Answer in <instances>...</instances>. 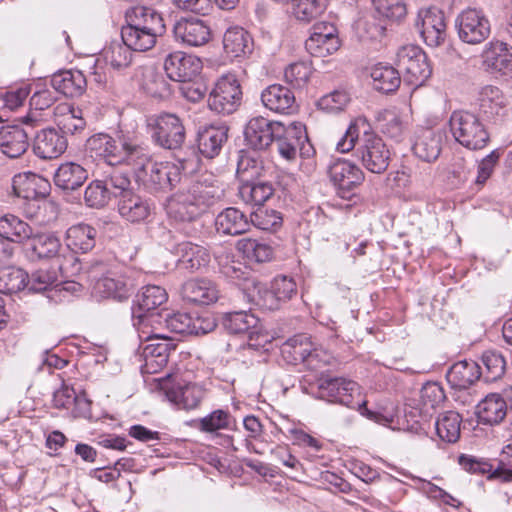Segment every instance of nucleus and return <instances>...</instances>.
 I'll return each instance as SVG.
<instances>
[{
    "mask_svg": "<svg viewBox=\"0 0 512 512\" xmlns=\"http://www.w3.org/2000/svg\"><path fill=\"white\" fill-rule=\"evenodd\" d=\"M364 118L354 119L348 126L345 134L336 143V150L340 153L352 151L356 142V155L362 165L370 172L381 174L389 166L390 150L383 139L372 131Z\"/></svg>",
    "mask_w": 512,
    "mask_h": 512,
    "instance_id": "obj_1",
    "label": "nucleus"
},
{
    "mask_svg": "<svg viewBox=\"0 0 512 512\" xmlns=\"http://www.w3.org/2000/svg\"><path fill=\"white\" fill-rule=\"evenodd\" d=\"M223 190L212 183L195 182L173 194L167 201V213L179 221H191L218 202Z\"/></svg>",
    "mask_w": 512,
    "mask_h": 512,
    "instance_id": "obj_2",
    "label": "nucleus"
},
{
    "mask_svg": "<svg viewBox=\"0 0 512 512\" xmlns=\"http://www.w3.org/2000/svg\"><path fill=\"white\" fill-rule=\"evenodd\" d=\"M131 159V169L137 181L141 182L151 193H166L181 180L178 165L171 162H154L149 153L140 147Z\"/></svg>",
    "mask_w": 512,
    "mask_h": 512,
    "instance_id": "obj_3",
    "label": "nucleus"
},
{
    "mask_svg": "<svg viewBox=\"0 0 512 512\" xmlns=\"http://www.w3.org/2000/svg\"><path fill=\"white\" fill-rule=\"evenodd\" d=\"M313 395L321 400L338 403L349 408H357L361 414L378 423L388 422L386 417L380 416L366 408V402H355L354 396L359 395V386L352 380L343 377H320L316 383Z\"/></svg>",
    "mask_w": 512,
    "mask_h": 512,
    "instance_id": "obj_4",
    "label": "nucleus"
},
{
    "mask_svg": "<svg viewBox=\"0 0 512 512\" xmlns=\"http://www.w3.org/2000/svg\"><path fill=\"white\" fill-rule=\"evenodd\" d=\"M149 322L147 315L138 316L137 326L139 338L145 343L140 346L144 364L142 369L147 373H157L164 368L170 356L171 351L175 350L174 344L167 337H160L157 334H150L144 330Z\"/></svg>",
    "mask_w": 512,
    "mask_h": 512,
    "instance_id": "obj_5",
    "label": "nucleus"
},
{
    "mask_svg": "<svg viewBox=\"0 0 512 512\" xmlns=\"http://www.w3.org/2000/svg\"><path fill=\"white\" fill-rule=\"evenodd\" d=\"M85 149L90 157L102 159L109 165L126 163L130 166V158L136 156L140 146L127 142L119 143L106 133H97L87 139Z\"/></svg>",
    "mask_w": 512,
    "mask_h": 512,
    "instance_id": "obj_6",
    "label": "nucleus"
},
{
    "mask_svg": "<svg viewBox=\"0 0 512 512\" xmlns=\"http://www.w3.org/2000/svg\"><path fill=\"white\" fill-rule=\"evenodd\" d=\"M450 131L454 139L470 150L483 149L489 134L480 119L468 111H454L449 120Z\"/></svg>",
    "mask_w": 512,
    "mask_h": 512,
    "instance_id": "obj_7",
    "label": "nucleus"
},
{
    "mask_svg": "<svg viewBox=\"0 0 512 512\" xmlns=\"http://www.w3.org/2000/svg\"><path fill=\"white\" fill-rule=\"evenodd\" d=\"M275 127L274 141L277 143L281 157L293 161L298 153L304 157H309L312 154L313 148L309 143L306 127L302 122H290L288 125L278 122Z\"/></svg>",
    "mask_w": 512,
    "mask_h": 512,
    "instance_id": "obj_8",
    "label": "nucleus"
},
{
    "mask_svg": "<svg viewBox=\"0 0 512 512\" xmlns=\"http://www.w3.org/2000/svg\"><path fill=\"white\" fill-rule=\"evenodd\" d=\"M242 91L237 77L232 73L220 76L208 96V106L219 114H232L241 104Z\"/></svg>",
    "mask_w": 512,
    "mask_h": 512,
    "instance_id": "obj_9",
    "label": "nucleus"
},
{
    "mask_svg": "<svg viewBox=\"0 0 512 512\" xmlns=\"http://www.w3.org/2000/svg\"><path fill=\"white\" fill-rule=\"evenodd\" d=\"M397 66L404 74V82L417 88L431 76L426 54L415 45H406L397 52Z\"/></svg>",
    "mask_w": 512,
    "mask_h": 512,
    "instance_id": "obj_10",
    "label": "nucleus"
},
{
    "mask_svg": "<svg viewBox=\"0 0 512 512\" xmlns=\"http://www.w3.org/2000/svg\"><path fill=\"white\" fill-rule=\"evenodd\" d=\"M153 140L163 148L177 149L185 140V128L175 114L164 113L148 120Z\"/></svg>",
    "mask_w": 512,
    "mask_h": 512,
    "instance_id": "obj_11",
    "label": "nucleus"
},
{
    "mask_svg": "<svg viewBox=\"0 0 512 512\" xmlns=\"http://www.w3.org/2000/svg\"><path fill=\"white\" fill-rule=\"evenodd\" d=\"M461 41L477 45L485 41L491 33V24L485 13L476 8L463 10L455 20Z\"/></svg>",
    "mask_w": 512,
    "mask_h": 512,
    "instance_id": "obj_12",
    "label": "nucleus"
},
{
    "mask_svg": "<svg viewBox=\"0 0 512 512\" xmlns=\"http://www.w3.org/2000/svg\"><path fill=\"white\" fill-rule=\"evenodd\" d=\"M415 25L428 46L437 47L444 42L446 22L444 13L440 9L435 7L420 9Z\"/></svg>",
    "mask_w": 512,
    "mask_h": 512,
    "instance_id": "obj_13",
    "label": "nucleus"
},
{
    "mask_svg": "<svg viewBox=\"0 0 512 512\" xmlns=\"http://www.w3.org/2000/svg\"><path fill=\"white\" fill-rule=\"evenodd\" d=\"M305 42L306 50L314 57H326L340 48L337 28L327 22L316 23Z\"/></svg>",
    "mask_w": 512,
    "mask_h": 512,
    "instance_id": "obj_14",
    "label": "nucleus"
},
{
    "mask_svg": "<svg viewBox=\"0 0 512 512\" xmlns=\"http://www.w3.org/2000/svg\"><path fill=\"white\" fill-rule=\"evenodd\" d=\"M164 70L171 80L187 82L201 72L202 61L195 55L175 51L165 58Z\"/></svg>",
    "mask_w": 512,
    "mask_h": 512,
    "instance_id": "obj_15",
    "label": "nucleus"
},
{
    "mask_svg": "<svg viewBox=\"0 0 512 512\" xmlns=\"http://www.w3.org/2000/svg\"><path fill=\"white\" fill-rule=\"evenodd\" d=\"M329 176L342 197H346V193L358 187L365 178L360 167L343 158H337L330 164Z\"/></svg>",
    "mask_w": 512,
    "mask_h": 512,
    "instance_id": "obj_16",
    "label": "nucleus"
},
{
    "mask_svg": "<svg viewBox=\"0 0 512 512\" xmlns=\"http://www.w3.org/2000/svg\"><path fill=\"white\" fill-rule=\"evenodd\" d=\"M173 31L177 41L190 47L203 46L212 37L211 28L206 21L194 17L178 20Z\"/></svg>",
    "mask_w": 512,
    "mask_h": 512,
    "instance_id": "obj_17",
    "label": "nucleus"
},
{
    "mask_svg": "<svg viewBox=\"0 0 512 512\" xmlns=\"http://www.w3.org/2000/svg\"><path fill=\"white\" fill-rule=\"evenodd\" d=\"M161 389L169 402L184 410L197 408L206 396L205 388L196 383L170 385L168 382H163Z\"/></svg>",
    "mask_w": 512,
    "mask_h": 512,
    "instance_id": "obj_18",
    "label": "nucleus"
},
{
    "mask_svg": "<svg viewBox=\"0 0 512 512\" xmlns=\"http://www.w3.org/2000/svg\"><path fill=\"white\" fill-rule=\"evenodd\" d=\"M482 66L491 73L506 75L512 72V47L500 40L487 43L481 53Z\"/></svg>",
    "mask_w": 512,
    "mask_h": 512,
    "instance_id": "obj_19",
    "label": "nucleus"
},
{
    "mask_svg": "<svg viewBox=\"0 0 512 512\" xmlns=\"http://www.w3.org/2000/svg\"><path fill=\"white\" fill-rule=\"evenodd\" d=\"M12 187L16 196L26 200H44L50 192L49 181L30 171L16 174Z\"/></svg>",
    "mask_w": 512,
    "mask_h": 512,
    "instance_id": "obj_20",
    "label": "nucleus"
},
{
    "mask_svg": "<svg viewBox=\"0 0 512 512\" xmlns=\"http://www.w3.org/2000/svg\"><path fill=\"white\" fill-rule=\"evenodd\" d=\"M181 296L184 300L198 305H210L219 298V290L207 278H192L182 284Z\"/></svg>",
    "mask_w": 512,
    "mask_h": 512,
    "instance_id": "obj_21",
    "label": "nucleus"
},
{
    "mask_svg": "<svg viewBox=\"0 0 512 512\" xmlns=\"http://www.w3.org/2000/svg\"><path fill=\"white\" fill-rule=\"evenodd\" d=\"M117 210L122 219L130 223H142L152 213V204L135 192H126L117 201Z\"/></svg>",
    "mask_w": 512,
    "mask_h": 512,
    "instance_id": "obj_22",
    "label": "nucleus"
},
{
    "mask_svg": "<svg viewBox=\"0 0 512 512\" xmlns=\"http://www.w3.org/2000/svg\"><path fill=\"white\" fill-rule=\"evenodd\" d=\"M175 253L178 266L190 272L202 270L211 262V254L206 247L189 241L177 244Z\"/></svg>",
    "mask_w": 512,
    "mask_h": 512,
    "instance_id": "obj_23",
    "label": "nucleus"
},
{
    "mask_svg": "<svg viewBox=\"0 0 512 512\" xmlns=\"http://www.w3.org/2000/svg\"><path fill=\"white\" fill-rule=\"evenodd\" d=\"M263 105L272 112L291 114L297 109L294 93L286 86L273 84L261 93Z\"/></svg>",
    "mask_w": 512,
    "mask_h": 512,
    "instance_id": "obj_24",
    "label": "nucleus"
},
{
    "mask_svg": "<svg viewBox=\"0 0 512 512\" xmlns=\"http://www.w3.org/2000/svg\"><path fill=\"white\" fill-rule=\"evenodd\" d=\"M278 121H270L262 116L249 120L245 128V139L254 149L267 148L275 139Z\"/></svg>",
    "mask_w": 512,
    "mask_h": 512,
    "instance_id": "obj_25",
    "label": "nucleus"
},
{
    "mask_svg": "<svg viewBox=\"0 0 512 512\" xmlns=\"http://www.w3.org/2000/svg\"><path fill=\"white\" fill-rule=\"evenodd\" d=\"M66 138L54 128L43 129L34 139V153L42 159H54L65 152Z\"/></svg>",
    "mask_w": 512,
    "mask_h": 512,
    "instance_id": "obj_26",
    "label": "nucleus"
},
{
    "mask_svg": "<svg viewBox=\"0 0 512 512\" xmlns=\"http://www.w3.org/2000/svg\"><path fill=\"white\" fill-rule=\"evenodd\" d=\"M126 25L141 30H148L158 35L165 32L164 20L155 9L146 6H135L125 14Z\"/></svg>",
    "mask_w": 512,
    "mask_h": 512,
    "instance_id": "obj_27",
    "label": "nucleus"
},
{
    "mask_svg": "<svg viewBox=\"0 0 512 512\" xmlns=\"http://www.w3.org/2000/svg\"><path fill=\"white\" fill-rule=\"evenodd\" d=\"M29 147L28 133L20 126L8 125L0 128V149L9 158H17Z\"/></svg>",
    "mask_w": 512,
    "mask_h": 512,
    "instance_id": "obj_28",
    "label": "nucleus"
},
{
    "mask_svg": "<svg viewBox=\"0 0 512 512\" xmlns=\"http://www.w3.org/2000/svg\"><path fill=\"white\" fill-rule=\"evenodd\" d=\"M227 138L228 128L226 126H205L198 132V149L206 158H214L220 153Z\"/></svg>",
    "mask_w": 512,
    "mask_h": 512,
    "instance_id": "obj_29",
    "label": "nucleus"
},
{
    "mask_svg": "<svg viewBox=\"0 0 512 512\" xmlns=\"http://www.w3.org/2000/svg\"><path fill=\"white\" fill-rule=\"evenodd\" d=\"M93 291L100 298H112L122 301L129 297L130 287L125 277L114 271H109L105 276L96 281Z\"/></svg>",
    "mask_w": 512,
    "mask_h": 512,
    "instance_id": "obj_30",
    "label": "nucleus"
},
{
    "mask_svg": "<svg viewBox=\"0 0 512 512\" xmlns=\"http://www.w3.org/2000/svg\"><path fill=\"white\" fill-rule=\"evenodd\" d=\"M250 222L237 208L229 207L220 212L215 219V228L219 234L237 236L249 230Z\"/></svg>",
    "mask_w": 512,
    "mask_h": 512,
    "instance_id": "obj_31",
    "label": "nucleus"
},
{
    "mask_svg": "<svg viewBox=\"0 0 512 512\" xmlns=\"http://www.w3.org/2000/svg\"><path fill=\"white\" fill-rule=\"evenodd\" d=\"M53 88L67 97L81 96L87 87L84 74L79 70H65L53 75Z\"/></svg>",
    "mask_w": 512,
    "mask_h": 512,
    "instance_id": "obj_32",
    "label": "nucleus"
},
{
    "mask_svg": "<svg viewBox=\"0 0 512 512\" xmlns=\"http://www.w3.org/2000/svg\"><path fill=\"white\" fill-rule=\"evenodd\" d=\"M478 100L480 111L488 119L502 117L506 114L507 98L497 86H484L480 90Z\"/></svg>",
    "mask_w": 512,
    "mask_h": 512,
    "instance_id": "obj_33",
    "label": "nucleus"
},
{
    "mask_svg": "<svg viewBox=\"0 0 512 512\" xmlns=\"http://www.w3.org/2000/svg\"><path fill=\"white\" fill-rule=\"evenodd\" d=\"M482 372L477 362L463 360L454 363L447 372L449 384L457 389H466L481 376Z\"/></svg>",
    "mask_w": 512,
    "mask_h": 512,
    "instance_id": "obj_34",
    "label": "nucleus"
},
{
    "mask_svg": "<svg viewBox=\"0 0 512 512\" xmlns=\"http://www.w3.org/2000/svg\"><path fill=\"white\" fill-rule=\"evenodd\" d=\"M223 48L230 57L246 56L253 50V40L244 28L232 26L223 35Z\"/></svg>",
    "mask_w": 512,
    "mask_h": 512,
    "instance_id": "obj_35",
    "label": "nucleus"
},
{
    "mask_svg": "<svg viewBox=\"0 0 512 512\" xmlns=\"http://www.w3.org/2000/svg\"><path fill=\"white\" fill-rule=\"evenodd\" d=\"M54 122L64 133L75 134L85 128L82 111L69 103H60L53 109Z\"/></svg>",
    "mask_w": 512,
    "mask_h": 512,
    "instance_id": "obj_36",
    "label": "nucleus"
},
{
    "mask_svg": "<svg viewBox=\"0 0 512 512\" xmlns=\"http://www.w3.org/2000/svg\"><path fill=\"white\" fill-rule=\"evenodd\" d=\"M442 134L431 129H424L413 144L414 154L426 162L435 161L441 152Z\"/></svg>",
    "mask_w": 512,
    "mask_h": 512,
    "instance_id": "obj_37",
    "label": "nucleus"
},
{
    "mask_svg": "<svg viewBox=\"0 0 512 512\" xmlns=\"http://www.w3.org/2000/svg\"><path fill=\"white\" fill-rule=\"evenodd\" d=\"M88 173L84 167L75 162L62 163L54 173V183L63 190H75L87 180Z\"/></svg>",
    "mask_w": 512,
    "mask_h": 512,
    "instance_id": "obj_38",
    "label": "nucleus"
},
{
    "mask_svg": "<svg viewBox=\"0 0 512 512\" xmlns=\"http://www.w3.org/2000/svg\"><path fill=\"white\" fill-rule=\"evenodd\" d=\"M0 236L8 242L22 243L33 236V229L19 217L6 214L0 217Z\"/></svg>",
    "mask_w": 512,
    "mask_h": 512,
    "instance_id": "obj_39",
    "label": "nucleus"
},
{
    "mask_svg": "<svg viewBox=\"0 0 512 512\" xmlns=\"http://www.w3.org/2000/svg\"><path fill=\"white\" fill-rule=\"evenodd\" d=\"M507 404L503 396L489 394L477 406L479 419L486 424H498L506 416Z\"/></svg>",
    "mask_w": 512,
    "mask_h": 512,
    "instance_id": "obj_40",
    "label": "nucleus"
},
{
    "mask_svg": "<svg viewBox=\"0 0 512 512\" xmlns=\"http://www.w3.org/2000/svg\"><path fill=\"white\" fill-rule=\"evenodd\" d=\"M313 343L305 334L295 335L289 338L282 346L283 357L292 364H307L313 349Z\"/></svg>",
    "mask_w": 512,
    "mask_h": 512,
    "instance_id": "obj_41",
    "label": "nucleus"
},
{
    "mask_svg": "<svg viewBox=\"0 0 512 512\" xmlns=\"http://www.w3.org/2000/svg\"><path fill=\"white\" fill-rule=\"evenodd\" d=\"M96 230L84 223L71 226L66 232L67 247L75 252L86 253L95 246Z\"/></svg>",
    "mask_w": 512,
    "mask_h": 512,
    "instance_id": "obj_42",
    "label": "nucleus"
},
{
    "mask_svg": "<svg viewBox=\"0 0 512 512\" xmlns=\"http://www.w3.org/2000/svg\"><path fill=\"white\" fill-rule=\"evenodd\" d=\"M275 192L271 182L253 180L240 184L238 195L246 204L262 206Z\"/></svg>",
    "mask_w": 512,
    "mask_h": 512,
    "instance_id": "obj_43",
    "label": "nucleus"
},
{
    "mask_svg": "<svg viewBox=\"0 0 512 512\" xmlns=\"http://www.w3.org/2000/svg\"><path fill=\"white\" fill-rule=\"evenodd\" d=\"M158 35L148 30H141L129 25L121 29V38L133 51L145 52L151 50L157 43Z\"/></svg>",
    "mask_w": 512,
    "mask_h": 512,
    "instance_id": "obj_44",
    "label": "nucleus"
},
{
    "mask_svg": "<svg viewBox=\"0 0 512 512\" xmlns=\"http://www.w3.org/2000/svg\"><path fill=\"white\" fill-rule=\"evenodd\" d=\"M136 78L141 88L152 97L161 98L169 92L168 83L153 67H140Z\"/></svg>",
    "mask_w": 512,
    "mask_h": 512,
    "instance_id": "obj_45",
    "label": "nucleus"
},
{
    "mask_svg": "<svg viewBox=\"0 0 512 512\" xmlns=\"http://www.w3.org/2000/svg\"><path fill=\"white\" fill-rule=\"evenodd\" d=\"M370 75L374 88L384 93L394 92L401 83L399 71L389 65H375Z\"/></svg>",
    "mask_w": 512,
    "mask_h": 512,
    "instance_id": "obj_46",
    "label": "nucleus"
},
{
    "mask_svg": "<svg viewBox=\"0 0 512 512\" xmlns=\"http://www.w3.org/2000/svg\"><path fill=\"white\" fill-rule=\"evenodd\" d=\"M259 318L251 312L235 311L227 313L223 326L232 334H244L249 337L253 329H257Z\"/></svg>",
    "mask_w": 512,
    "mask_h": 512,
    "instance_id": "obj_47",
    "label": "nucleus"
},
{
    "mask_svg": "<svg viewBox=\"0 0 512 512\" xmlns=\"http://www.w3.org/2000/svg\"><path fill=\"white\" fill-rule=\"evenodd\" d=\"M378 129L388 137L399 141L404 136L406 125L400 114L394 109H385L377 113Z\"/></svg>",
    "mask_w": 512,
    "mask_h": 512,
    "instance_id": "obj_48",
    "label": "nucleus"
},
{
    "mask_svg": "<svg viewBox=\"0 0 512 512\" xmlns=\"http://www.w3.org/2000/svg\"><path fill=\"white\" fill-rule=\"evenodd\" d=\"M462 417L455 411H446L441 414L435 428L439 438L447 443H455L460 437Z\"/></svg>",
    "mask_w": 512,
    "mask_h": 512,
    "instance_id": "obj_49",
    "label": "nucleus"
},
{
    "mask_svg": "<svg viewBox=\"0 0 512 512\" xmlns=\"http://www.w3.org/2000/svg\"><path fill=\"white\" fill-rule=\"evenodd\" d=\"M27 273L17 267L0 268V293L13 294L27 288Z\"/></svg>",
    "mask_w": 512,
    "mask_h": 512,
    "instance_id": "obj_50",
    "label": "nucleus"
},
{
    "mask_svg": "<svg viewBox=\"0 0 512 512\" xmlns=\"http://www.w3.org/2000/svg\"><path fill=\"white\" fill-rule=\"evenodd\" d=\"M132 51L124 41H114L104 49L103 56L106 63L113 69L122 70L132 63Z\"/></svg>",
    "mask_w": 512,
    "mask_h": 512,
    "instance_id": "obj_51",
    "label": "nucleus"
},
{
    "mask_svg": "<svg viewBox=\"0 0 512 512\" xmlns=\"http://www.w3.org/2000/svg\"><path fill=\"white\" fill-rule=\"evenodd\" d=\"M61 266L41 267L27 279V289L32 292H42L59 281Z\"/></svg>",
    "mask_w": 512,
    "mask_h": 512,
    "instance_id": "obj_52",
    "label": "nucleus"
},
{
    "mask_svg": "<svg viewBox=\"0 0 512 512\" xmlns=\"http://www.w3.org/2000/svg\"><path fill=\"white\" fill-rule=\"evenodd\" d=\"M324 9L322 0H291L292 14L303 23H309L316 19Z\"/></svg>",
    "mask_w": 512,
    "mask_h": 512,
    "instance_id": "obj_53",
    "label": "nucleus"
},
{
    "mask_svg": "<svg viewBox=\"0 0 512 512\" xmlns=\"http://www.w3.org/2000/svg\"><path fill=\"white\" fill-rule=\"evenodd\" d=\"M32 238V251L39 259L54 258L58 256L61 242L53 234H39Z\"/></svg>",
    "mask_w": 512,
    "mask_h": 512,
    "instance_id": "obj_54",
    "label": "nucleus"
},
{
    "mask_svg": "<svg viewBox=\"0 0 512 512\" xmlns=\"http://www.w3.org/2000/svg\"><path fill=\"white\" fill-rule=\"evenodd\" d=\"M237 246L247 259L258 263L267 262L273 256V250L268 244L255 239H241Z\"/></svg>",
    "mask_w": 512,
    "mask_h": 512,
    "instance_id": "obj_55",
    "label": "nucleus"
},
{
    "mask_svg": "<svg viewBox=\"0 0 512 512\" xmlns=\"http://www.w3.org/2000/svg\"><path fill=\"white\" fill-rule=\"evenodd\" d=\"M168 299L166 290L157 285H147L138 296L140 310L149 312L165 304Z\"/></svg>",
    "mask_w": 512,
    "mask_h": 512,
    "instance_id": "obj_56",
    "label": "nucleus"
},
{
    "mask_svg": "<svg viewBox=\"0 0 512 512\" xmlns=\"http://www.w3.org/2000/svg\"><path fill=\"white\" fill-rule=\"evenodd\" d=\"M111 199V190L102 180L92 181L85 189V203L92 208H103Z\"/></svg>",
    "mask_w": 512,
    "mask_h": 512,
    "instance_id": "obj_57",
    "label": "nucleus"
},
{
    "mask_svg": "<svg viewBox=\"0 0 512 512\" xmlns=\"http://www.w3.org/2000/svg\"><path fill=\"white\" fill-rule=\"evenodd\" d=\"M459 465L467 472L479 475H487L489 480H499L496 476V468L484 459H479L471 455L462 454L458 458Z\"/></svg>",
    "mask_w": 512,
    "mask_h": 512,
    "instance_id": "obj_58",
    "label": "nucleus"
},
{
    "mask_svg": "<svg viewBox=\"0 0 512 512\" xmlns=\"http://www.w3.org/2000/svg\"><path fill=\"white\" fill-rule=\"evenodd\" d=\"M482 363L486 369L484 376L487 381L501 378L507 365L503 355L496 351H486L482 356Z\"/></svg>",
    "mask_w": 512,
    "mask_h": 512,
    "instance_id": "obj_59",
    "label": "nucleus"
},
{
    "mask_svg": "<svg viewBox=\"0 0 512 512\" xmlns=\"http://www.w3.org/2000/svg\"><path fill=\"white\" fill-rule=\"evenodd\" d=\"M251 223L261 230H274L281 226L282 216L276 210L258 208L250 215Z\"/></svg>",
    "mask_w": 512,
    "mask_h": 512,
    "instance_id": "obj_60",
    "label": "nucleus"
},
{
    "mask_svg": "<svg viewBox=\"0 0 512 512\" xmlns=\"http://www.w3.org/2000/svg\"><path fill=\"white\" fill-rule=\"evenodd\" d=\"M445 398L443 388L436 382H427L420 390V402L425 409H435Z\"/></svg>",
    "mask_w": 512,
    "mask_h": 512,
    "instance_id": "obj_61",
    "label": "nucleus"
},
{
    "mask_svg": "<svg viewBox=\"0 0 512 512\" xmlns=\"http://www.w3.org/2000/svg\"><path fill=\"white\" fill-rule=\"evenodd\" d=\"M260 163L249 156H241L236 169V176L240 184L257 180L261 174Z\"/></svg>",
    "mask_w": 512,
    "mask_h": 512,
    "instance_id": "obj_62",
    "label": "nucleus"
},
{
    "mask_svg": "<svg viewBox=\"0 0 512 512\" xmlns=\"http://www.w3.org/2000/svg\"><path fill=\"white\" fill-rule=\"evenodd\" d=\"M230 414L222 409L215 410L200 420V430L213 433L218 430L227 429L230 425Z\"/></svg>",
    "mask_w": 512,
    "mask_h": 512,
    "instance_id": "obj_63",
    "label": "nucleus"
},
{
    "mask_svg": "<svg viewBox=\"0 0 512 512\" xmlns=\"http://www.w3.org/2000/svg\"><path fill=\"white\" fill-rule=\"evenodd\" d=\"M375 10L388 19L400 20L405 17L407 10L402 0H372Z\"/></svg>",
    "mask_w": 512,
    "mask_h": 512,
    "instance_id": "obj_64",
    "label": "nucleus"
}]
</instances>
